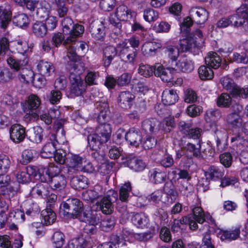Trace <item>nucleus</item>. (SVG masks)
I'll use <instances>...</instances> for the list:
<instances>
[{
    "label": "nucleus",
    "mask_w": 248,
    "mask_h": 248,
    "mask_svg": "<svg viewBox=\"0 0 248 248\" xmlns=\"http://www.w3.org/2000/svg\"><path fill=\"white\" fill-rule=\"evenodd\" d=\"M43 129L40 126L34 127L29 131L27 135L28 139L33 143H40L43 139Z\"/></svg>",
    "instance_id": "nucleus-37"
},
{
    "label": "nucleus",
    "mask_w": 248,
    "mask_h": 248,
    "mask_svg": "<svg viewBox=\"0 0 248 248\" xmlns=\"http://www.w3.org/2000/svg\"><path fill=\"white\" fill-rule=\"evenodd\" d=\"M190 17L185 18L180 25L181 33L185 36L188 35L190 31V27L193 21L199 24H204L208 19V12L201 7H192L190 10Z\"/></svg>",
    "instance_id": "nucleus-2"
},
{
    "label": "nucleus",
    "mask_w": 248,
    "mask_h": 248,
    "mask_svg": "<svg viewBox=\"0 0 248 248\" xmlns=\"http://www.w3.org/2000/svg\"><path fill=\"white\" fill-rule=\"evenodd\" d=\"M53 244L55 248H61L64 242V235L62 232L57 231L52 237Z\"/></svg>",
    "instance_id": "nucleus-62"
},
{
    "label": "nucleus",
    "mask_w": 248,
    "mask_h": 248,
    "mask_svg": "<svg viewBox=\"0 0 248 248\" xmlns=\"http://www.w3.org/2000/svg\"><path fill=\"white\" fill-rule=\"evenodd\" d=\"M10 181V178L8 175H3L1 178V195H3L5 197L4 201L1 200V204L3 205V202L4 203V206L2 207L3 210L8 209L10 199L15 193L14 188L9 184Z\"/></svg>",
    "instance_id": "nucleus-11"
},
{
    "label": "nucleus",
    "mask_w": 248,
    "mask_h": 248,
    "mask_svg": "<svg viewBox=\"0 0 248 248\" xmlns=\"http://www.w3.org/2000/svg\"><path fill=\"white\" fill-rule=\"evenodd\" d=\"M105 27L102 22L94 21L90 25V31L93 37L98 40H103L105 37Z\"/></svg>",
    "instance_id": "nucleus-23"
},
{
    "label": "nucleus",
    "mask_w": 248,
    "mask_h": 248,
    "mask_svg": "<svg viewBox=\"0 0 248 248\" xmlns=\"http://www.w3.org/2000/svg\"><path fill=\"white\" fill-rule=\"evenodd\" d=\"M125 139L130 145L138 147L141 143L142 136L138 129L131 128L125 134Z\"/></svg>",
    "instance_id": "nucleus-19"
},
{
    "label": "nucleus",
    "mask_w": 248,
    "mask_h": 248,
    "mask_svg": "<svg viewBox=\"0 0 248 248\" xmlns=\"http://www.w3.org/2000/svg\"><path fill=\"white\" fill-rule=\"evenodd\" d=\"M98 133L91 134L88 137V143L90 148L95 150L92 153V156L98 162L102 163L105 160V155L103 152L98 151L102 145L109 139L111 128L109 124H104L98 128Z\"/></svg>",
    "instance_id": "nucleus-1"
},
{
    "label": "nucleus",
    "mask_w": 248,
    "mask_h": 248,
    "mask_svg": "<svg viewBox=\"0 0 248 248\" xmlns=\"http://www.w3.org/2000/svg\"><path fill=\"white\" fill-rule=\"evenodd\" d=\"M198 74L202 80L211 79L214 77V72L211 68L205 65H202L199 68Z\"/></svg>",
    "instance_id": "nucleus-48"
},
{
    "label": "nucleus",
    "mask_w": 248,
    "mask_h": 248,
    "mask_svg": "<svg viewBox=\"0 0 248 248\" xmlns=\"http://www.w3.org/2000/svg\"><path fill=\"white\" fill-rule=\"evenodd\" d=\"M135 96L128 91L120 93L118 97V103L120 107L124 109H128L132 105Z\"/></svg>",
    "instance_id": "nucleus-26"
},
{
    "label": "nucleus",
    "mask_w": 248,
    "mask_h": 248,
    "mask_svg": "<svg viewBox=\"0 0 248 248\" xmlns=\"http://www.w3.org/2000/svg\"><path fill=\"white\" fill-rule=\"evenodd\" d=\"M73 68L74 71L69 76L70 93L71 95L78 96L82 95L85 91V85L79 76V74L84 71L85 67L82 62H78L73 63Z\"/></svg>",
    "instance_id": "nucleus-3"
},
{
    "label": "nucleus",
    "mask_w": 248,
    "mask_h": 248,
    "mask_svg": "<svg viewBox=\"0 0 248 248\" xmlns=\"http://www.w3.org/2000/svg\"><path fill=\"white\" fill-rule=\"evenodd\" d=\"M127 166L129 168L135 171H142L146 167L145 163L142 160L136 157L128 158Z\"/></svg>",
    "instance_id": "nucleus-35"
},
{
    "label": "nucleus",
    "mask_w": 248,
    "mask_h": 248,
    "mask_svg": "<svg viewBox=\"0 0 248 248\" xmlns=\"http://www.w3.org/2000/svg\"><path fill=\"white\" fill-rule=\"evenodd\" d=\"M246 21H248V7L245 5H242L237 10L236 15L221 18L217 22L216 26L218 28H227L230 25L239 27Z\"/></svg>",
    "instance_id": "nucleus-4"
},
{
    "label": "nucleus",
    "mask_w": 248,
    "mask_h": 248,
    "mask_svg": "<svg viewBox=\"0 0 248 248\" xmlns=\"http://www.w3.org/2000/svg\"><path fill=\"white\" fill-rule=\"evenodd\" d=\"M231 102L232 98L228 94L222 93L217 98V105L220 107H229Z\"/></svg>",
    "instance_id": "nucleus-64"
},
{
    "label": "nucleus",
    "mask_w": 248,
    "mask_h": 248,
    "mask_svg": "<svg viewBox=\"0 0 248 248\" xmlns=\"http://www.w3.org/2000/svg\"><path fill=\"white\" fill-rule=\"evenodd\" d=\"M103 102L102 104L98 103L96 101V107L99 109L100 112L98 116V120L99 123H103V121L105 120L108 111V106L106 101V99H103Z\"/></svg>",
    "instance_id": "nucleus-46"
},
{
    "label": "nucleus",
    "mask_w": 248,
    "mask_h": 248,
    "mask_svg": "<svg viewBox=\"0 0 248 248\" xmlns=\"http://www.w3.org/2000/svg\"><path fill=\"white\" fill-rule=\"evenodd\" d=\"M79 220L86 223L83 230L85 233L93 234L97 232L96 225L100 222V216L93 214L91 212L83 213V217L79 218Z\"/></svg>",
    "instance_id": "nucleus-9"
},
{
    "label": "nucleus",
    "mask_w": 248,
    "mask_h": 248,
    "mask_svg": "<svg viewBox=\"0 0 248 248\" xmlns=\"http://www.w3.org/2000/svg\"><path fill=\"white\" fill-rule=\"evenodd\" d=\"M33 167H30L26 168V171L18 172L16 177L17 181L20 183H26L30 181L31 173L33 174Z\"/></svg>",
    "instance_id": "nucleus-50"
},
{
    "label": "nucleus",
    "mask_w": 248,
    "mask_h": 248,
    "mask_svg": "<svg viewBox=\"0 0 248 248\" xmlns=\"http://www.w3.org/2000/svg\"><path fill=\"white\" fill-rule=\"evenodd\" d=\"M163 195L162 190L158 189L153 192L146 198L149 202L157 205L161 202Z\"/></svg>",
    "instance_id": "nucleus-60"
},
{
    "label": "nucleus",
    "mask_w": 248,
    "mask_h": 248,
    "mask_svg": "<svg viewBox=\"0 0 248 248\" xmlns=\"http://www.w3.org/2000/svg\"><path fill=\"white\" fill-rule=\"evenodd\" d=\"M239 228H235L234 230L222 231L220 233V238L222 240L232 241L236 239L240 235Z\"/></svg>",
    "instance_id": "nucleus-47"
},
{
    "label": "nucleus",
    "mask_w": 248,
    "mask_h": 248,
    "mask_svg": "<svg viewBox=\"0 0 248 248\" xmlns=\"http://www.w3.org/2000/svg\"><path fill=\"white\" fill-rule=\"evenodd\" d=\"M232 146L239 155V159L244 164H248V149L246 147L247 141L240 135H235L231 140Z\"/></svg>",
    "instance_id": "nucleus-7"
},
{
    "label": "nucleus",
    "mask_w": 248,
    "mask_h": 248,
    "mask_svg": "<svg viewBox=\"0 0 248 248\" xmlns=\"http://www.w3.org/2000/svg\"><path fill=\"white\" fill-rule=\"evenodd\" d=\"M6 221L8 223L15 221L17 222H22L24 220V214L22 211L17 209L14 212H11L7 217L6 215Z\"/></svg>",
    "instance_id": "nucleus-49"
},
{
    "label": "nucleus",
    "mask_w": 248,
    "mask_h": 248,
    "mask_svg": "<svg viewBox=\"0 0 248 248\" xmlns=\"http://www.w3.org/2000/svg\"><path fill=\"white\" fill-rule=\"evenodd\" d=\"M158 122L155 119H146L142 123V129L147 134H152L157 130Z\"/></svg>",
    "instance_id": "nucleus-39"
},
{
    "label": "nucleus",
    "mask_w": 248,
    "mask_h": 248,
    "mask_svg": "<svg viewBox=\"0 0 248 248\" xmlns=\"http://www.w3.org/2000/svg\"><path fill=\"white\" fill-rule=\"evenodd\" d=\"M117 200V193L113 190H109L107 192L106 195L97 202V204L103 213L108 215L113 211V203Z\"/></svg>",
    "instance_id": "nucleus-6"
},
{
    "label": "nucleus",
    "mask_w": 248,
    "mask_h": 248,
    "mask_svg": "<svg viewBox=\"0 0 248 248\" xmlns=\"http://www.w3.org/2000/svg\"><path fill=\"white\" fill-rule=\"evenodd\" d=\"M9 133L11 139L16 143L22 141L26 136L25 128L19 124H13L9 130Z\"/></svg>",
    "instance_id": "nucleus-18"
},
{
    "label": "nucleus",
    "mask_w": 248,
    "mask_h": 248,
    "mask_svg": "<svg viewBox=\"0 0 248 248\" xmlns=\"http://www.w3.org/2000/svg\"><path fill=\"white\" fill-rule=\"evenodd\" d=\"M85 157L76 154H71L66 159L68 177H71L73 173L78 171L83 164Z\"/></svg>",
    "instance_id": "nucleus-14"
},
{
    "label": "nucleus",
    "mask_w": 248,
    "mask_h": 248,
    "mask_svg": "<svg viewBox=\"0 0 248 248\" xmlns=\"http://www.w3.org/2000/svg\"><path fill=\"white\" fill-rule=\"evenodd\" d=\"M84 31V27L81 25L76 24L72 26V29L70 30L69 35L65 40V43H68L69 41H75L77 37L82 34Z\"/></svg>",
    "instance_id": "nucleus-40"
},
{
    "label": "nucleus",
    "mask_w": 248,
    "mask_h": 248,
    "mask_svg": "<svg viewBox=\"0 0 248 248\" xmlns=\"http://www.w3.org/2000/svg\"><path fill=\"white\" fill-rule=\"evenodd\" d=\"M166 173L158 169L150 171V180L155 184H160L166 180Z\"/></svg>",
    "instance_id": "nucleus-44"
},
{
    "label": "nucleus",
    "mask_w": 248,
    "mask_h": 248,
    "mask_svg": "<svg viewBox=\"0 0 248 248\" xmlns=\"http://www.w3.org/2000/svg\"><path fill=\"white\" fill-rule=\"evenodd\" d=\"M40 98L36 94H31L28 97L27 100V108L30 110L29 114L30 118H36L38 117V114L32 111L37 109L41 105Z\"/></svg>",
    "instance_id": "nucleus-21"
},
{
    "label": "nucleus",
    "mask_w": 248,
    "mask_h": 248,
    "mask_svg": "<svg viewBox=\"0 0 248 248\" xmlns=\"http://www.w3.org/2000/svg\"><path fill=\"white\" fill-rule=\"evenodd\" d=\"M193 217H186L188 220L186 222V224H188L191 230H195L198 228L197 222L202 224L205 220V218L210 217L209 215L205 214L202 209L199 206L195 207L192 210Z\"/></svg>",
    "instance_id": "nucleus-13"
},
{
    "label": "nucleus",
    "mask_w": 248,
    "mask_h": 248,
    "mask_svg": "<svg viewBox=\"0 0 248 248\" xmlns=\"http://www.w3.org/2000/svg\"><path fill=\"white\" fill-rule=\"evenodd\" d=\"M221 83L223 88L229 91L233 97L248 98V87L243 88L235 85L233 80L228 77L221 79Z\"/></svg>",
    "instance_id": "nucleus-8"
},
{
    "label": "nucleus",
    "mask_w": 248,
    "mask_h": 248,
    "mask_svg": "<svg viewBox=\"0 0 248 248\" xmlns=\"http://www.w3.org/2000/svg\"><path fill=\"white\" fill-rule=\"evenodd\" d=\"M29 22V17L25 14H18L13 18V23L20 28L27 27Z\"/></svg>",
    "instance_id": "nucleus-52"
},
{
    "label": "nucleus",
    "mask_w": 248,
    "mask_h": 248,
    "mask_svg": "<svg viewBox=\"0 0 248 248\" xmlns=\"http://www.w3.org/2000/svg\"><path fill=\"white\" fill-rule=\"evenodd\" d=\"M50 140L51 142L46 143L40 152L41 156L43 158H50L53 156L56 151L55 145L56 142L58 141L56 140V135L55 134L51 135Z\"/></svg>",
    "instance_id": "nucleus-22"
},
{
    "label": "nucleus",
    "mask_w": 248,
    "mask_h": 248,
    "mask_svg": "<svg viewBox=\"0 0 248 248\" xmlns=\"http://www.w3.org/2000/svg\"><path fill=\"white\" fill-rule=\"evenodd\" d=\"M22 245V242L20 239H16L11 245L9 236H1V248H20Z\"/></svg>",
    "instance_id": "nucleus-43"
},
{
    "label": "nucleus",
    "mask_w": 248,
    "mask_h": 248,
    "mask_svg": "<svg viewBox=\"0 0 248 248\" xmlns=\"http://www.w3.org/2000/svg\"><path fill=\"white\" fill-rule=\"evenodd\" d=\"M104 193L102 187L100 185H96L93 189H88L82 192V197L83 200L87 202H93L101 196Z\"/></svg>",
    "instance_id": "nucleus-25"
},
{
    "label": "nucleus",
    "mask_w": 248,
    "mask_h": 248,
    "mask_svg": "<svg viewBox=\"0 0 248 248\" xmlns=\"http://www.w3.org/2000/svg\"><path fill=\"white\" fill-rule=\"evenodd\" d=\"M37 69L40 74L45 77H49L54 71L53 64L47 61H40L37 65Z\"/></svg>",
    "instance_id": "nucleus-31"
},
{
    "label": "nucleus",
    "mask_w": 248,
    "mask_h": 248,
    "mask_svg": "<svg viewBox=\"0 0 248 248\" xmlns=\"http://www.w3.org/2000/svg\"><path fill=\"white\" fill-rule=\"evenodd\" d=\"M117 51L115 47L112 46H106L103 50V62L105 66H108L112 60L116 56Z\"/></svg>",
    "instance_id": "nucleus-33"
},
{
    "label": "nucleus",
    "mask_w": 248,
    "mask_h": 248,
    "mask_svg": "<svg viewBox=\"0 0 248 248\" xmlns=\"http://www.w3.org/2000/svg\"><path fill=\"white\" fill-rule=\"evenodd\" d=\"M175 70L184 72H190L194 69L193 64L191 60L183 57L175 63Z\"/></svg>",
    "instance_id": "nucleus-32"
},
{
    "label": "nucleus",
    "mask_w": 248,
    "mask_h": 248,
    "mask_svg": "<svg viewBox=\"0 0 248 248\" xmlns=\"http://www.w3.org/2000/svg\"><path fill=\"white\" fill-rule=\"evenodd\" d=\"M131 222L134 226L142 229L147 228L150 225L148 216L142 213L133 215L131 217Z\"/></svg>",
    "instance_id": "nucleus-24"
},
{
    "label": "nucleus",
    "mask_w": 248,
    "mask_h": 248,
    "mask_svg": "<svg viewBox=\"0 0 248 248\" xmlns=\"http://www.w3.org/2000/svg\"><path fill=\"white\" fill-rule=\"evenodd\" d=\"M201 148V146L200 143L195 145L189 142L187 143L185 146V148L187 151L192 153L194 156L199 158L202 157Z\"/></svg>",
    "instance_id": "nucleus-61"
},
{
    "label": "nucleus",
    "mask_w": 248,
    "mask_h": 248,
    "mask_svg": "<svg viewBox=\"0 0 248 248\" xmlns=\"http://www.w3.org/2000/svg\"><path fill=\"white\" fill-rule=\"evenodd\" d=\"M42 181L47 182L49 184L51 188L56 190H61L64 189L67 184L65 176L63 174L53 177H49V179L43 180L41 177Z\"/></svg>",
    "instance_id": "nucleus-17"
},
{
    "label": "nucleus",
    "mask_w": 248,
    "mask_h": 248,
    "mask_svg": "<svg viewBox=\"0 0 248 248\" xmlns=\"http://www.w3.org/2000/svg\"><path fill=\"white\" fill-rule=\"evenodd\" d=\"M70 182L71 186L75 189L84 188L88 185L87 178L82 175L73 177Z\"/></svg>",
    "instance_id": "nucleus-41"
},
{
    "label": "nucleus",
    "mask_w": 248,
    "mask_h": 248,
    "mask_svg": "<svg viewBox=\"0 0 248 248\" xmlns=\"http://www.w3.org/2000/svg\"><path fill=\"white\" fill-rule=\"evenodd\" d=\"M86 241L82 237L73 239L67 245L68 248H85Z\"/></svg>",
    "instance_id": "nucleus-63"
},
{
    "label": "nucleus",
    "mask_w": 248,
    "mask_h": 248,
    "mask_svg": "<svg viewBox=\"0 0 248 248\" xmlns=\"http://www.w3.org/2000/svg\"><path fill=\"white\" fill-rule=\"evenodd\" d=\"M155 76L159 77L163 81L167 82L169 84L172 82L176 71L175 68H165L162 64L156 63L155 64Z\"/></svg>",
    "instance_id": "nucleus-15"
},
{
    "label": "nucleus",
    "mask_w": 248,
    "mask_h": 248,
    "mask_svg": "<svg viewBox=\"0 0 248 248\" xmlns=\"http://www.w3.org/2000/svg\"><path fill=\"white\" fill-rule=\"evenodd\" d=\"M220 117L221 112L219 110L210 109L206 112L204 119L206 122L210 123L216 122Z\"/></svg>",
    "instance_id": "nucleus-56"
},
{
    "label": "nucleus",
    "mask_w": 248,
    "mask_h": 248,
    "mask_svg": "<svg viewBox=\"0 0 248 248\" xmlns=\"http://www.w3.org/2000/svg\"><path fill=\"white\" fill-rule=\"evenodd\" d=\"M132 17V13L126 5L121 4L117 7L115 13L111 14L109 17V23L117 26L119 21H127Z\"/></svg>",
    "instance_id": "nucleus-10"
},
{
    "label": "nucleus",
    "mask_w": 248,
    "mask_h": 248,
    "mask_svg": "<svg viewBox=\"0 0 248 248\" xmlns=\"http://www.w3.org/2000/svg\"><path fill=\"white\" fill-rule=\"evenodd\" d=\"M42 222L46 225H50L54 222L56 219L55 213L50 208H46L42 211Z\"/></svg>",
    "instance_id": "nucleus-42"
},
{
    "label": "nucleus",
    "mask_w": 248,
    "mask_h": 248,
    "mask_svg": "<svg viewBox=\"0 0 248 248\" xmlns=\"http://www.w3.org/2000/svg\"><path fill=\"white\" fill-rule=\"evenodd\" d=\"M51 11V6L50 3L46 0L40 1L36 9V16L39 19L45 20L49 16Z\"/></svg>",
    "instance_id": "nucleus-28"
},
{
    "label": "nucleus",
    "mask_w": 248,
    "mask_h": 248,
    "mask_svg": "<svg viewBox=\"0 0 248 248\" xmlns=\"http://www.w3.org/2000/svg\"><path fill=\"white\" fill-rule=\"evenodd\" d=\"M75 41H69L68 43H65L64 41L63 44L67 49V56L72 61H76L78 59V55L76 52Z\"/></svg>",
    "instance_id": "nucleus-53"
},
{
    "label": "nucleus",
    "mask_w": 248,
    "mask_h": 248,
    "mask_svg": "<svg viewBox=\"0 0 248 248\" xmlns=\"http://www.w3.org/2000/svg\"><path fill=\"white\" fill-rule=\"evenodd\" d=\"M60 209V213L67 218L83 217V204L78 199H68L61 203Z\"/></svg>",
    "instance_id": "nucleus-5"
},
{
    "label": "nucleus",
    "mask_w": 248,
    "mask_h": 248,
    "mask_svg": "<svg viewBox=\"0 0 248 248\" xmlns=\"http://www.w3.org/2000/svg\"><path fill=\"white\" fill-rule=\"evenodd\" d=\"M32 32L38 37H43L47 33V27L42 22L36 21L32 27Z\"/></svg>",
    "instance_id": "nucleus-45"
},
{
    "label": "nucleus",
    "mask_w": 248,
    "mask_h": 248,
    "mask_svg": "<svg viewBox=\"0 0 248 248\" xmlns=\"http://www.w3.org/2000/svg\"><path fill=\"white\" fill-rule=\"evenodd\" d=\"M174 126V118L171 116L165 118L160 125V128L167 132L170 131Z\"/></svg>",
    "instance_id": "nucleus-58"
},
{
    "label": "nucleus",
    "mask_w": 248,
    "mask_h": 248,
    "mask_svg": "<svg viewBox=\"0 0 248 248\" xmlns=\"http://www.w3.org/2000/svg\"><path fill=\"white\" fill-rule=\"evenodd\" d=\"M16 49L18 53L24 54L29 51H31L33 45H29L27 41L22 40H18L16 41Z\"/></svg>",
    "instance_id": "nucleus-57"
},
{
    "label": "nucleus",
    "mask_w": 248,
    "mask_h": 248,
    "mask_svg": "<svg viewBox=\"0 0 248 248\" xmlns=\"http://www.w3.org/2000/svg\"><path fill=\"white\" fill-rule=\"evenodd\" d=\"M31 194L33 197H43L47 196L49 192L45 185L38 184L32 188Z\"/></svg>",
    "instance_id": "nucleus-51"
},
{
    "label": "nucleus",
    "mask_w": 248,
    "mask_h": 248,
    "mask_svg": "<svg viewBox=\"0 0 248 248\" xmlns=\"http://www.w3.org/2000/svg\"><path fill=\"white\" fill-rule=\"evenodd\" d=\"M161 47V45L156 42L148 41L144 43L141 46V52L143 55L146 57L155 56L158 49Z\"/></svg>",
    "instance_id": "nucleus-20"
},
{
    "label": "nucleus",
    "mask_w": 248,
    "mask_h": 248,
    "mask_svg": "<svg viewBox=\"0 0 248 248\" xmlns=\"http://www.w3.org/2000/svg\"><path fill=\"white\" fill-rule=\"evenodd\" d=\"M192 36L189 35L185 39L181 40L179 42L180 48L182 51H186L191 48L192 47L197 46V40L191 39Z\"/></svg>",
    "instance_id": "nucleus-55"
},
{
    "label": "nucleus",
    "mask_w": 248,
    "mask_h": 248,
    "mask_svg": "<svg viewBox=\"0 0 248 248\" xmlns=\"http://www.w3.org/2000/svg\"><path fill=\"white\" fill-rule=\"evenodd\" d=\"M131 190V186L129 182L125 183L122 185L119 191V200L123 202H126L129 196V192Z\"/></svg>",
    "instance_id": "nucleus-54"
},
{
    "label": "nucleus",
    "mask_w": 248,
    "mask_h": 248,
    "mask_svg": "<svg viewBox=\"0 0 248 248\" xmlns=\"http://www.w3.org/2000/svg\"><path fill=\"white\" fill-rule=\"evenodd\" d=\"M155 65L153 66L148 64H140L138 69L139 73L144 77L148 78L155 73Z\"/></svg>",
    "instance_id": "nucleus-59"
},
{
    "label": "nucleus",
    "mask_w": 248,
    "mask_h": 248,
    "mask_svg": "<svg viewBox=\"0 0 248 248\" xmlns=\"http://www.w3.org/2000/svg\"><path fill=\"white\" fill-rule=\"evenodd\" d=\"M39 173H42L44 175L46 174L47 176V179L49 177H53L54 176H58L62 174L61 170V165H55L54 163H50L47 168L41 167L39 169Z\"/></svg>",
    "instance_id": "nucleus-27"
},
{
    "label": "nucleus",
    "mask_w": 248,
    "mask_h": 248,
    "mask_svg": "<svg viewBox=\"0 0 248 248\" xmlns=\"http://www.w3.org/2000/svg\"><path fill=\"white\" fill-rule=\"evenodd\" d=\"M18 78L22 82H32L38 88H42L45 86L46 83L45 80L42 78H39L37 80L34 79L33 72L27 68L22 70L21 73L18 76Z\"/></svg>",
    "instance_id": "nucleus-16"
},
{
    "label": "nucleus",
    "mask_w": 248,
    "mask_h": 248,
    "mask_svg": "<svg viewBox=\"0 0 248 248\" xmlns=\"http://www.w3.org/2000/svg\"><path fill=\"white\" fill-rule=\"evenodd\" d=\"M224 174V170L223 168L212 166L205 172V176L207 179L216 181L220 179Z\"/></svg>",
    "instance_id": "nucleus-36"
},
{
    "label": "nucleus",
    "mask_w": 248,
    "mask_h": 248,
    "mask_svg": "<svg viewBox=\"0 0 248 248\" xmlns=\"http://www.w3.org/2000/svg\"><path fill=\"white\" fill-rule=\"evenodd\" d=\"M178 95L176 91L166 89L162 94V101L165 105L174 104L178 100Z\"/></svg>",
    "instance_id": "nucleus-29"
},
{
    "label": "nucleus",
    "mask_w": 248,
    "mask_h": 248,
    "mask_svg": "<svg viewBox=\"0 0 248 248\" xmlns=\"http://www.w3.org/2000/svg\"><path fill=\"white\" fill-rule=\"evenodd\" d=\"M226 121L230 126L236 128L241 126L243 120L238 112H234L227 116Z\"/></svg>",
    "instance_id": "nucleus-34"
},
{
    "label": "nucleus",
    "mask_w": 248,
    "mask_h": 248,
    "mask_svg": "<svg viewBox=\"0 0 248 248\" xmlns=\"http://www.w3.org/2000/svg\"><path fill=\"white\" fill-rule=\"evenodd\" d=\"M3 53V59L6 60L11 68L16 71L18 70L22 64H20V62L17 61L12 56V52L9 49V42L6 37L1 39V55Z\"/></svg>",
    "instance_id": "nucleus-12"
},
{
    "label": "nucleus",
    "mask_w": 248,
    "mask_h": 248,
    "mask_svg": "<svg viewBox=\"0 0 248 248\" xmlns=\"http://www.w3.org/2000/svg\"><path fill=\"white\" fill-rule=\"evenodd\" d=\"M12 14L10 5L1 9V28L6 29L11 23Z\"/></svg>",
    "instance_id": "nucleus-30"
},
{
    "label": "nucleus",
    "mask_w": 248,
    "mask_h": 248,
    "mask_svg": "<svg viewBox=\"0 0 248 248\" xmlns=\"http://www.w3.org/2000/svg\"><path fill=\"white\" fill-rule=\"evenodd\" d=\"M206 64L210 67L217 69L220 65L221 59L216 52H210L205 58Z\"/></svg>",
    "instance_id": "nucleus-38"
}]
</instances>
